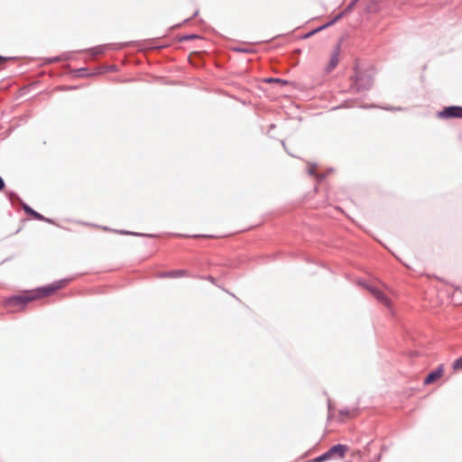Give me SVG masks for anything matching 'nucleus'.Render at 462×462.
I'll list each match as a JSON object with an SVG mask.
<instances>
[{
  "instance_id": "1",
  "label": "nucleus",
  "mask_w": 462,
  "mask_h": 462,
  "mask_svg": "<svg viewBox=\"0 0 462 462\" xmlns=\"http://www.w3.org/2000/svg\"><path fill=\"white\" fill-rule=\"evenodd\" d=\"M70 281L71 279H61L46 286L40 287L35 291H25L19 294H14L10 297H7L4 300V304L6 308H23L30 301L42 297L49 296L56 291L65 287Z\"/></svg>"
},
{
  "instance_id": "2",
  "label": "nucleus",
  "mask_w": 462,
  "mask_h": 462,
  "mask_svg": "<svg viewBox=\"0 0 462 462\" xmlns=\"http://www.w3.org/2000/svg\"><path fill=\"white\" fill-rule=\"evenodd\" d=\"M127 46H136L139 48H150V49L158 48L157 46L153 45V42L152 40H146V41H142V42H120V43L102 44V45H98V46L90 48L88 50V51L92 56H97L99 54L104 53L107 50H112V51L121 50Z\"/></svg>"
},
{
  "instance_id": "3",
  "label": "nucleus",
  "mask_w": 462,
  "mask_h": 462,
  "mask_svg": "<svg viewBox=\"0 0 462 462\" xmlns=\"http://www.w3.org/2000/svg\"><path fill=\"white\" fill-rule=\"evenodd\" d=\"M373 84L374 79L370 73L356 69L352 88H355L356 92L366 91L372 88Z\"/></svg>"
},
{
  "instance_id": "4",
  "label": "nucleus",
  "mask_w": 462,
  "mask_h": 462,
  "mask_svg": "<svg viewBox=\"0 0 462 462\" xmlns=\"http://www.w3.org/2000/svg\"><path fill=\"white\" fill-rule=\"evenodd\" d=\"M438 117L441 119L460 118L462 119V106H448L438 112Z\"/></svg>"
},
{
  "instance_id": "5",
  "label": "nucleus",
  "mask_w": 462,
  "mask_h": 462,
  "mask_svg": "<svg viewBox=\"0 0 462 462\" xmlns=\"http://www.w3.org/2000/svg\"><path fill=\"white\" fill-rule=\"evenodd\" d=\"M365 288L373 294V296L378 301H380L381 303H383V305H385L387 307H390L391 301H390L389 298L383 292H382L380 290H378L373 286L366 285Z\"/></svg>"
},
{
  "instance_id": "6",
  "label": "nucleus",
  "mask_w": 462,
  "mask_h": 462,
  "mask_svg": "<svg viewBox=\"0 0 462 462\" xmlns=\"http://www.w3.org/2000/svg\"><path fill=\"white\" fill-rule=\"evenodd\" d=\"M347 450H348V447L346 445L337 444V445H334L331 448H329L328 451L330 453V456L332 457V458L334 457L343 458L345 457L346 453L347 452Z\"/></svg>"
},
{
  "instance_id": "7",
  "label": "nucleus",
  "mask_w": 462,
  "mask_h": 462,
  "mask_svg": "<svg viewBox=\"0 0 462 462\" xmlns=\"http://www.w3.org/2000/svg\"><path fill=\"white\" fill-rule=\"evenodd\" d=\"M443 368L442 365H439L437 369L431 371L428 374V375L424 379V384H430L434 383L437 379H439L442 375Z\"/></svg>"
},
{
  "instance_id": "8",
  "label": "nucleus",
  "mask_w": 462,
  "mask_h": 462,
  "mask_svg": "<svg viewBox=\"0 0 462 462\" xmlns=\"http://www.w3.org/2000/svg\"><path fill=\"white\" fill-rule=\"evenodd\" d=\"M22 208L26 215L33 217L36 220H42L45 219V217L36 210H34L32 208H31L28 204L22 202Z\"/></svg>"
},
{
  "instance_id": "9",
  "label": "nucleus",
  "mask_w": 462,
  "mask_h": 462,
  "mask_svg": "<svg viewBox=\"0 0 462 462\" xmlns=\"http://www.w3.org/2000/svg\"><path fill=\"white\" fill-rule=\"evenodd\" d=\"M187 272L185 270H172L168 272H162L158 274L159 278H177L186 276Z\"/></svg>"
},
{
  "instance_id": "10",
  "label": "nucleus",
  "mask_w": 462,
  "mask_h": 462,
  "mask_svg": "<svg viewBox=\"0 0 462 462\" xmlns=\"http://www.w3.org/2000/svg\"><path fill=\"white\" fill-rule=\"evenodd\" d=\"M338 53H339V45L337 47V49L333 51V53L330 56L329 62L327 66V71L330 72L332 69H334L337 63H338Z\"/></svg>"
},
{
  "instance_id": "11",
  "label": "nucleus",
  "mask_w": 462,
  "mask_h": 462,
  "mask_svg": "<svg viewBox=\"0 0 462 462\" xmlns=\"http://www.w3.org/2000/svg\"><path fill=\"white\" fill-rule=\"evenodd\" d=\"M104 230H106V231H113L115 233H118V234H121V235H130V236H153L152 235H148V234H144V233H137V232H131V231H126V230H116V229H110L106 226H103L102 227Z\"/></svg>"
},
{
  "instance_id": "12",
  "label": "nucleus",
  "mask_w": 462,
  "mask_h": 462,
  "mask_svg": "<svg viewBox=\"0 0 462 462\" xmlns=\"http://www.w3.org/2000/svg\"><path fill=\"white\" fill-rule=\"evenodd\" d=\"M72 74L74 77L86 78V77H90V76L96 75L97 73H88L87 68H79V69L72 70Z\"/></svg>"
},
{
  "instance_id": "13",
  "label": "nucleus",
  "mask_w": 462,
  "mask_h": 462,
  "mask_svg": "<svg viewBox=\"0 0 462 462\" xmlns=\"http://www.w3.org/2000/svg\"><path fill=\"white\" fill-rule=\"evenodd\" d=\"M330 459H332V457L330 456V453L327 450L320 456H318V457L309 460L308 462H325V461H328Z\"/></svg>"
},
{
  "instance_id": "14",
  "label": "nucleus",
  "mask_w": 462,
  "mask_h": 462,
  "mask_svg": "<svg viewBox=\"0 0 462 462\" xmlns=\"http://www.w3.org/2000/svg\"><path fill=\"white\" fill-rule=\"evenodd\" d=\"M265 82L273 83L275 82V84H280L282 86H285L289 84V81L286 79H279V78H269L265 79Z\"/></svg>"
},
{
  "instance_id": "15",
  "label": "nucleus",
  "mask_w": 462,
  "mask_h": 462,
  "mask_svg": "<svg viewBox=\"0 0 462 462\" xmlns=\"http://www.w3.org/2000/svg\"><path fill=\"white\" fill-rule=\"evenodd\" d=\"M7 196H8L9 200H10L12 203H13V202H14V201H18V202H20V203L22 204V202H23V201L20 199V197H19L15 192H14V191H9V192L7 193Z\"/></svg>"
},
{
  "instance_id": "16",
  "label": "nucleus",
  "mask_w": 462,
  "mask_h": 462,
  "mask_svg": "<svg viewBox=\"0 0 462 462\" xmlns=\"http://www.w3.org/2000/svg\"><path fill=\"white\" fill-rule=\"evenodd\" d=\"M199 36L198 34H184L180 37L179 41L186 42V41H190V40L199 39Z\"/></svg>"
},
{
  "instance_id": "17",
  "label": "nucleus",
  "mask_w": 462,
  "mask_h": 462,
  "mask_svg": "<svg viewBox=\"0 0 462 462\" xmlns=\"http://www.w3.org/2000/svg\"><path fill=\"white\" fill-rule=\"evenodd\" d=\"M322 30H323V27L319 26V27H317V28H315V29H313V30H311L310 32H307L306 34H304V35L302 36V38H303V39L310 38V37L313 36L314 34H316L317 32H320V31H322Z\"/></svg>"
},
{
  "instance_id": "18",
  "label": "nucleus",
  "mask_w": 462,
  "mask_h": 462,
  "mask_svg": "<svg viewBox=\"0 0 462 462\" xmlns=\"http://www.w3.org/2000/svg\"><path fill=\"white\" fill-rule=\"evenodd\" d=\"M452 367L454 370H462V356L455 360Z\"/></svg>"
},
{
  "instance_id": "19",
  "label": "nucleus",
  "mask_w": 462,
  "mask_h": 462,
  "mask_svg": "<svg viewBox=\"0 0 462 462\" xmlns=\"http://www.w3.org/2000/svg\"><path fill=\"white\" fill-rule=\"evenodd\" d=\"M359 0H351V2L347 5V6L346 7V9L344 10V12L346 14V13H349L353 8L354 6L356 5V3L358 2Z\"/></svg>"
},
{
  "instance_id": "20",
  "label": "nucleus",
  "mask_w": 462,
  "mask_h": 462,
  "mask_svg": "<svg viewBox=\"0 0 462 462\" xmlns=\"http://www.w3.org/2000/svg\"><path fill=\"white\" fill-rule=\"evenodd\" d=\"M62 60V57L61 56H55V57H51V58H48L46 59V63H54V62H59Z\"/></svg>"
},
{
  "instance_id": "21",
  "label": "nucleus",
  "mask_w": 462,
  "mask_h": 462,
  "mask_svg": "<svg viewBox=\"0 0 462 462\" xmlns=\"http://www.w3.org/2000/svg\"><path fill=\"white\" fill-rule=\"evenodd\" d=\"M380 108L387 110V111H401L402 107L401 106H380Z\"/></svg>"
},
{
  "instance_id": "22",
  "label": "nucleus",
  "mask_w": 462,
  "mask_h": 462,
  "mask_svg": "<svg viewBox=\"0 0 462 462\" xmlns=\"http://www.w3.org/2000/svg\"><path fill=\"white\" fill-rule=\"evenodd\" d=\"M339 414L342 416H352V411L348 410L347 408L342 409L339 411Z\"/></svg>"
},
{
  "instance_id": "23",
  "label": "nucleus",
  "mask_w": 462,
  "mask_h": 462,
  "mask_svg": "<svg viewBox=\"0 0 462 462\" xmlns=\"http://www.w3.org/2000/svg\"><path fill=\"white\" fill-rule=\"evenodd\" d=\"M317 165L316 164H312L310 166L309 170H308V173L311 176H316V173H315V169H316Z\"/></svg>"
},
{
  "instance_id": "24",
  "label": "nucleus",
  "mask_w": 462,
  "mask_h": 462,
  "mask_svg": "<svg viewBox=\"0 0 462 462\" xmlns=\"http://www.w3.org/2000/svg\"><path fill=\"white\" fill-rule=\"evenodd\" d=\"M234 51L236 52H244V53L251 52V50L245 49V48H240V47L234 48Z\"/></svg>"
},
{
  "instance_id": "25",
  "label": "nucleus",
  "mask_w": 462,
  "mask_h": 462,
  "mask_svg": "<svg viewBox=\"0 0 462 462\" xmlns=\"http://www.w3.org/2000/svg\"><path fill=\"white\" fill-rule=\"evenodd\" d=\"M345 14L346 13L343 11V12L339 13L338 14H337L332 20L334 21V23H337L344 16Z\"/></svg>"
},
{
  "instance_id": "26",
  "label": "nucleus",
  "mask_w": 462,
  "mask_h": 462,
  "mask_svg": "<svg viewBox=\"0 0 462 462\" xmlns=\"http://www.w3.org/2000/svg\"><path fill=\"white\" fill-rule=\"evenodd\" d=\"M200 279H204V280L209 281L210 282L215 284V278L213 276H211V275L200 276Z\"/></svg>"
},
{
  "instance_id": "27",
  "label": "nucleus",
  "mask_w": 462,
  "mask_h": 462,
  "mask_svg": "<svg viewBox=\"0 0 462 462\" xmlns=\"http://www.w3.org/2000/svg\"><path fill=\"white\" fill-rule=\"evenodd\" d=\"M334 23H334V21H333V20H330V21H329V22H328L327 23H325V24L321 25V27H323V29H325V28H328V27H329V26L333 25Z\"/></svg>"
},
{
  "instance_id": "28",
  "label": "nucleus",
  "mask_w": 462,
  "mask_h": 462,
  "mask_svg": "<svg viewBox=\"0 0 462 462\" xmlns=\"http://www.w3.org/2000/svg\"><path fill=\"white\" fill-rule=\"evenodd\" d=\"M334 23H334V21H333V20H330V21H329V22H328L327 23H325V24L321 25V27H323V29H325V28H328V27H329V26L333 25Z\"/></svg>"
},
{
  "instance_id": "29",
  "label": "nucleus",
  "mask_w": 462,
  "mask_h": 462,
  "mask_svg": "<svg viewBox=\"0 0 462 462\" xmlns=\"http://www.w3.org/2000/svg\"><path fill=\"white\" fill-rule=\"evenodd\" d=\"M5 187V180H3V178L0 176V191H2Z\"/></svg>"
},
{
  "instance_id": "30",
  "label": "nucleus",
  "mask_w": 462,
  "mask_h": 462,
  "mask_svg": "<svg viewBox=\"0 0 462 462\" xmlns=\"http://www.w3.org/2000/svg\"><path fill=\"white\" fill-rule=\"evenodd\" d=\"M42 221H44V222H47V223H50V224H54V221L51 218H48V217H45V219H42Z\"/></svg>"
},
{
  "instance_id": "31",
  "label": "nucleus",
  "mask_w": 462,
  "mask_h": 462,
  "mask_svg": "<svg viewBox=\"0 0 462 462\" xmlns=\"http://www.w3.org/2000/svg\"><path fill=\"white\" fill-rule=\"evenodd\" d=\"M62 57V60H69L70 57L68 53H64L63 55H60Z\"/></svg>"
},
{
  "instance_id": "32",
  "label": "nucleus",
  "mask_w": 462,
  "mask_h": 462,
  "mask_svg": "<svg viewBox=\"0 0 462 462\" xmlns=\"http://www.w3.org/2000/svg\"><path fill=\"white\" fill-rule=\"evenodd\" d=\"M363 108H372V107H377L375 105H365L362 106Z\"/></svg>"
},
{
  "instance_id": "33",
  "label": "nucleus",
  "mask_w": 462,
  "mask_h": 462,
  "mask_svg": "<svg viewBox=\"0 0 462 462\" xmlns=\"http://www.w3.org/2000/svg\"><path fill=\"white\" fill-rule=\"evenodd\" d=\"M319 180H323L326 178V174H320L319 176H317Z\"/></svg>"
},
{
  "instance_id": "34",
  "label": "nucleus",
  "mask_w": 462,
  "mask_h": 462,
  "mask_svg": "<svg viewBox=\"0 0 462 462\" xmlns=\"http://www.w3.org/2000/svg\"><path fill=\"white\" fill-rule=\"evenodd\" d=\"M5 60V58L0 55V62Z\"/></svg>"
},
{
  "instance_id": "35",
  "label": "nucleus",
  "mask_w": 462,
  "mask_h": 462,
  "mask_svg": "<svg viewBox=\"0 0 462 462\" xmlns=\"http://www.w3.org/2000/svg\"><path fill=\"white\" fill-rule=\"evenodd\" d=\"M274 127H275V125H273V124H272V125H270V128H271V129H273Z\"/></svg>"
},
{
  "instance_id": "36",
  "label": "nucleus",
  "mask_w": 462,
  "mask_h": 462,
  "mask_svg": "<svg viewBox=\"0 0 462 462\" xmlns=\"http://www.w3.org/2000/svg\"><path fill=\"white\" fill-rule=\"evenodd\" d=\"M202 236L201 235H194L193 237H200Z\"/></svg>"
},
{
  "instance_id": "37",
  "label": "nucleus",
  "mask_w": 462,
  "mask_h": 462,
  "mask_svg": "<svg viewBox=\"0 0 462 462\" xmlns=\"http://www.w3.org/2000/svg\"><path fill=\"white\" fill-rule=\"evenodd\" d=\"M198 14H199V11L197 10V11L194 13L193 16H196Z\"/></svg>"
},
{
  "instance_id": "38",
  "label": "nucleus",
  "mask_w": 462,
  "mask_h": 462,
  "mask_svg": "<svg viewBox=\"0 0 462 462\" xmlns=\"http://www.w3.org/2000/svg\"><path fill=\"white\" fill-rule=\"evenodd\" d=\"M69 89H74V88H77V87H70L69 88Z\"/></svg>"
},
{
  "instance_id": "39",
  "label": "nucleus",
  "mask_w": 462,
  "mask_h": 462,
  "mask_svg": "<svg viewBox=\"0 0 462 462\" xmlns=\"http://www.w3.org/2000/svg\"><path fill=\"white\" fill-rule=\"evenodd\" d=\"M282 146H283V147H285V143H284V141H282Z\"/></svg>"
}]
</instances>
